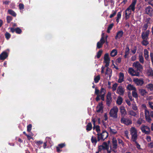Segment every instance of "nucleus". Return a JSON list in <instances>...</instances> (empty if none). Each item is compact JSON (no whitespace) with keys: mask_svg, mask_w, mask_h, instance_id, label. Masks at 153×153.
I'll return each mask as SVG.
<instances>
[{"mask_svg":"<svg viewBox=\"0 0 153 153\" xmlns=\"http://www.w3.org/2000/svg\"><path fill=\"white\" fill-rule=\"evenodd\" d=\"M137 2V0H133L132 1L131 3L126 10L124 12L125 17L126 19H128L130 17V16L131 15V11L134 12L135 10V6Z\"/></svg>","mask_w":153,"mask_h":153,"instance_id":"1","label":"nucleus"},{"mask_svg":"<svg viewBox=\"0 0 153 153\" xmlns=\"http://www.w3.org/2000/svg\"><path fill=\"white\" fill-rule=\"evenodd\" d=\"M106 92L105 89L104 88H101L100 90H98L97 88H95V94L97 95L96 100L98 101L100 99L102 100H105V97Z\"/></svg>","mask_w":153,"mask_h":153,"instance_id":"2","label":"nucleus"},{"mask_svg":"<svg viewBox=\"0 0 153 153\" xmlns=\"http://www.w3.org/2000/svg\"><path fill=\"white\" fill-rule=\"evenodd\" d=\"M118 108L117 106H114L110 110L109 114L110 116L114 118H117L118 117L117 113Z\"/></svg>","mask_w":153,"mask_h":153,"instance_id":"3","label":"nucleus"},{"mask_svg":"<svg viewBox=\"0 0 153 153\" xmlns=\"http://www.w3.org/2000/svg\"><path fill=\"white\" fill-rule=\"evenodd\" d=\"M130 131L132 137V140L133 141H136L137 138V132L136 129L134 127H132L130 129Z\"/></svg>","mask_w":153,"mask_h":153,"instance_id":"4","label":"nucleus"},{"mask_svg":"<svg viewBox=\"0 0 153 153\" xmlns=\"http://www.w3.org/2000/svg\"><path fill=\"white\" fill-rule=\"evenodd\" d=\"M98 140H104L108 136V133L106 131H103L101 134L98 133Z\"/></svg>","mask_w":153,"mask_h":153,"instance_id":"5","label":"nucleus"},{"mask_svg":"<svg viewBox=\"0 0 153 153\" xmlns=\"http://www.w3.org/2000/svg\"><path fill=\"white\" fill-rule=\"evenodd\" d=\"M134 68L137 71H141L142 69V67L138 62H134L132 65Z\"/></svg>","mask_w":153,"mask_h":153,"instance_id":"6","label":"nucleus"},{"mask_svg":"<svg viewBox=\"0 0 153 153\" xmlns=\"http://www.w3.org/2000/svg\"><path fill=\"white\" fill-rule=\"evenodd\" d=\"M104 62L105 63V66L108 67L109 65L110 61V59L109 56V54L108 53L105 54L104 57Z\"/></svg>","mask_w":153,"mask_h":153,"instance_id":"7","label":"nucleus"},{"mask_svg":"<svg viewBox=\"0 0 153 153\" xmlns=\"http://www.w3.org/2000/svg\"><path fill=\"white\" fill-rule=\"evenodd\" d=\"M128 73L132 76H139L140 75L139 72H136L132 68H130L128 70Z\"/></svg>","mask_w":153,"mask_h":153,"instance_id":"8","label":"nucleus"},{"mask_svg":"<svg viewBox=\"0 0 153 153\" xmlns=\"http://www.w3.org/2000/svg\"><path fill=\"white\" fill-rule=\"evenodd\" d=\"M109 148V146L107 143L104 142L102 145L99 146V151H101L102 150H108Z\"/></svg>","mask_w":153,"mask_h":153,"instance_id":"9","label":"nucleus"},{"mask_svg":"<svg viewBox=\"0 0 153 153\" xmlns=\"http://www.w3.org/2000/svg\"><path fill=\"white\" fill-rule=\"evenodd\" d=\"M142 131L146 134H148L150 132V128L147 126L142 125L141 128Z\"/></svg>","mask_w":153,"mask_h":153,"instance_id":"10","label":"nucleus"},{"mask_svg":"<svg viewBox=\"0 0 153 153\" xmlns=\"http://www.w3.org/2000/svg\"><path fill=\"white\" fill-rule=\"evenodd\" d=\"M125 91L124 88L121 86H119L117 90V93L120 95H123Z\"/></svg>","mask_w":153,"mask_h":153,"instance_id":"11","label":"nucleus"},{"mask_svg":"<svg viewBox=\"0 0 153 153\" xmlns=\"http://www.w3.org/2000/svg\"><path fill=\"white\" fill-rule=\"evenodd\" d=\"M150 31L147 30L145 31H143L142 34V37L143 39H147L149 34Z\"/></svg>","mask_w":153,"mask_h":153,"instance_id":"12","label":"nucleus"},{"mask_svg":"<svg viewBox=\"0 0 153 153\" xmlns=\"http://www.w3.org/2000/svg\"><path fill=\"white\" fill-rule=\"evenodd\" d=\"M121 123L126 125H129L132 123V121L131 120L128 119H125L124 118H121Z\"/></svg>","mask_w":153,"mask_h":153,"instance_id":"13","label":"nucleus"},{"mask_svg":"<svg viewBox=\"0 0 153 153\" xmlns=\"http://www.w3.org/2000/svg\"><path fill=\"white\" fill-rule=\"evenodd\" d=\"M133 81L135 84L138 85H141L143 83V79H140L137 78H134Z\"/></svg>","mask_w":153,"mask_h":153,"instance_id":"14","label":"nucleus"},{"mask_svg":"<svg viewBox=\"0 0 153 153\" xmlns=\"http://www.w3.org/2000/svg\"><path fill=\"white\" fill-rule=\"evenodd\" d=\"M123 32L122 30L118 31L115 36V39L116 40H118L121 38L123 35Z\"/></svg>","mask_w":153,"mask_h":153,"instance_id":"15","label":"nucleus"},{"mask_svg":"<svg viewBox=\"0 0 153 153\" xmlns=\"http://www.w3.org/2000/svg\"><path fill=\"white\" fill-rule=\"evenodd\" d=\"M103 105L102 102L99 103L98 105L97 108V112H102L103 111Z\"/></svg>","mask_w":153,"mask_h":153,"instance_id":"16","label":"nucleus"},{"mask_svg":"<svg viewBox=\"0 0 153 153\" xmlns=\"http://www.w3.org/2000/svg\"><path fill=\"white\" fill-rule=\"evenodd\" d=\"M120 110L122 116H124L126 114L127 112L124 107L122 106H120Z\"/></svg>","mask_w":153,"mask_h":153,"instance_id":"17","label":"nucleus"},{"mask_svg":"<svg viewBox=\"0 0 153 153\" xmlns=\"http://www.w3.org/2000/svg\"><path fill=\"white\" fill-rule=\"evenodd\" d=\"M105 40L102 39H101L99 42H98L97 44V48H101L103 44L105 42Z\"/></svg>","mask_w":153,"mask_h":153,"instance_id":"18","label":"nucleus"},{"mask_svg":"<svg viewBox=\"0 0 153 153\" xmlns=\"http://www.w3.org/2000/svg\"><path fill=\"white\" fill-rule=\"evenodd\" d=\"M146 13L149 15L151 16L152 14V8L149 7L148 6L146 7L145 9Z\"/></svg>","mask_w":153,"mask_h":153,"instance_id":"19","label":"nucleus"},{"mask_svg":"<svg viewBox=\"0 0 153 153\" xmlns=\"http://www.w3.org/2000/svg\"><path fill=\"white\" fill-rule=\"evenodd\" d=\"M124 76L122 73H120L119 75V78L118 81L119 83H121L124 81Z\"/></svg>","mask_w":153,"mask_h":153,"instance_id":"20","label":"nucleus"},{"mask_svg":"<svg viewBox=\"0 0 153 153\" xmlns=\"http://www.w3.org/2000/svg\"><path fill=\"white\" fill-rule=\"evenodd\" d=\"M146 73L148 76L151 77L153 76V71L150 68H148L146 70Z\"/></svg>","mask_w":153,"mask_h":153,"instance_id":"21","label":"nucleus"},{"mask_svg":"<svg viewBox=\"0 0 153 153\" xmlns=\"http://www.w3.org/2000/svg\"><path fill=\"white\" fill-rule=\"evenodd\" d=\"M7 56V53L6 52H3L0 55V59L4 60Z\"/></svg>","mask_w":153,"mask_h":153,"instance_id":"22","label":"nucleus"},{"mask_svg":"<svg viewBox=\"0 0 153 153\" xmlns=\"http://www.w3.org/2000/svg\"><path fill=\"white\" fill-rule=\"evenodd\" d=\"M112 71L111 69L108 68H107L105 74L107 75V77L108 76L109 78H110L111 76Z\"/></svg>","mask_w":153,"mask_h":153,"instance_id":"23","label":"nucleus"},{"mask_svg":"<svg viewBox=\"0 0 153 153\" xmlns=\"http://www.w3.org/2000/svg\"><path fill=\"white\" fill-rule=\"evenodd\" d=\"M123 102V99L120 96H119L116 100L117 104L119 105H120L122 104Z\"/></svg>","mask_w":153,"mask_h":153,"instance_id":"24","label":"nucleus"},{"mask_svg":"<svg viewBox=\"0 0 153 153\" xmlns=\"http://www.w3.org/2000/svg\"><path fill=\"white\" fill-rule=\"evenodd\" d=\"M146 23L144 24L142 27V30L143 31H145L147 29L148 26V24L149 23V20H147L146 21Z\"/></svg>","mask_w":153,"mask_h":153,"instance_id":"25","label":"nucleus"},{"mask_svg":"<svg viewBox=\"0 0 153 153\" xmlns=\"http://www.w3.org/2000/svg\"><path fill=\"white\" fill-rule=\"evenodd\" d=\"M112 144L114 148L116 149L117 146V141L116 138L114 137L112 139Z\"/></svg>","mask_w":153,"mask_h":153,"instance_id":"26","label":"nucleus"},{"mask_svg":"<svg viewBox=\"0 0 153 153\" xmlns=\"http://www.w3.org/2000/svg\"><path fill=\"white\" fill-rule=\"evenodd\" d=\"M144 55L145 58L146 60H148L149 59V52L148 50L145 49L144 51Z\"/></svg>","mask_w":153,"mask_h":153,"instance_id":"27","label":"nucleus"},{"mask_svg":"<svg viewBox=\"0 0 153 153\" xmlns=\"http://www.w3.org/2000/svg\"><path fill=\"white\" fill-rule=\"evenodd\" d=\"M127 88L130 91L132 90L133 91L136 90V88L135 87L131 84H129L128 85L127 87Z\"/></svg>","mask_w":153,"mask_h":153,"instance_id":"28","label":"nucleus"},{"mask_svg":"<svg viewBox=\"0 0 153 153\" xmlns=\"http://www.w3.org/2000/svg\"><path fill=\"white\" fill-rule=\"evenodd\" d=\"M139 91L140 94L143 96L146 95L147 93L146 90L143 89H139Z\"/></svg>","mask_w":153,"mask_h":153,"instance_id":"29","label":"nucleus"},{"mask_svg":"<svg viewBox=\"0 0 153 153\" xmlns=\"http://www.w3.org/2000/svg\"><path fill=\"white\" fill-rule=\"evenodd\" d=\"M146 88L150 91H153V85L150 83L146 86Z\"/></svg>","mask_w":153,"mask_h":153,"instance_id":"30","label":"nucleus"},{"mask_svg":"<svg viewBox=\"0 0 153 153\" xmlns=\"http://www.w3.org/2000/svg\"><path fill=\"white\" fill-rule=\"evenodd\" d=\"M86 130L87 131L91 130L92 128V125L91 123H88L86 126Z\"/></svg>","mask_w":153,"mask_h":153,"instance_id":"31","label":"nucleus"},{"mask_svg":"<svg viewBox=\"0 0 153 153\" xmlns=\"http://www.w3.org/2000/svg\"><path fill=\"white\" fill-rule=\"evenodd\" d=\"M121 12H118L117 15L116 17V21L118 23L120 20V19L121 18Z\"/></svg>","mask_w":153,"mask_h":153,"instance_id":"32","label":"nucleus"},{"mask_svg":"<svg viewBox=\"0 0 153 153\" xmlns=\"http://www.w3.org/2000/svg\"><path fill=\"white\" fill-rule=\"evenodd\" d=\"M117 54V51L116 49H113L111 52L110 54L112 57L115 56Z\"/></svg>","mask_w":153,"mask_h":153,"instance_id":"33","label":"nucleus"},{"mask_svg":"<svg viewBox=\"0 0 153 153\" xmlns=\"http://www.w3.org/2000/svg\"><path fill=\"white\" fill-rule=\"evenodd\" d=\"M128 113L130 115L134 117H136L137 115V114L136 112L132 110L129 111L128 112Z\"/></svg>","mask_w":153,"mask_h":153,"instance_id":"34","label":"nucleus"},{"mask_svg":"<svg viewBox=\"0 0 153 153\" xmlns=\"http://www.w3.org/2000/svg\"><path fill=\"white\" fill-rule=\"evenodd\" d=\"M108 131L112 134H115L117 132V131L114 129H112L111 128H109L108 129Z\"/></svg>","mask_w":153,"mask_h":153,"instance_id":"35","label":"nucleus"},{"mask_svg":"<svg viewBox=\"0 0 153 153\" xmlns=\"http://www.w3.org/2000/svg\"><path fill=\"white\" fill-rule=\"evenodd\" d=\"M100 79V76L98 75L97 76H95L94 77V81L96 83H97L98 82L99 80Z\"/></svg>","mask_w":153,"mask_h":153,"instance_id":"36","label":"nucleus"},{"mask_svg":"<svg viewBox=\"0 0 153 153\" xmlns=\"http://www.w3.org/2000/svg\"><path fill=\"white\" fill-rule=\"evenodd\" d=\"M139 57L140 61L141 63H143L144 62V59L142 53H141L139 55Z\"/></svg>","mask_w":153,"mask_h":153,"instance_id":"37","label":"nucleus"},{"mask_svg":"<svg viewBox=\"0 0 153 153\" xmlns=\"http://www.w3.org/2000/svg\"><path fill=\"white\" fill-rule=\"evenodd\" d=\"M132 94L133 96L135 98H138V95L136 92V90L133 91L132 92Z\"/></svg>","mask_w":153,"mask_h":153,"instance_id":"38","label":"nucleus"},{"mask_svg":"<svg viewBox=\"0 0 153 153\" xmlns=\"http://www.w3.org/2000/svg\"><path fill=\"white\" fill-rule=\"evenodd\" d=\"M93 129L95 130L98 133H99V132L100 131V127L99 126H94L93 127Z\"/></svg>","mask_w":153,"mask_h":153,"instance_id":"39","label":"nucleus"},{"mask_svg":"<svg viewBox=\"0 0 153 153\" xmlns=\"http://www.w3.org/2000/svg\"><path fill=\"white\" fill-rule=\"evenodd\" d=\"M129 49L128 47H126V48L125 53L124 55V57L126 58L127 56L129 54Z\"/></svg>","mask_w":153,"mask_h":153,"instance_id":"40","label":"nucleus"},{"mask_svg":"<svg viewBox=\"0 0 153 153\" xmlns=\"http://www.w3.org/2000/svg\"><path fill=\"white\" fill-rule=\"evenodd\" d=\"M118 86V84L117 83L114 84L112 87V90L113 91H114L116 90L117 87Z\"/></svg>","mask_w":153,"mask_h":153,"instance_id":"41","label":"nucleus"},{"mask_svg":"<svg viewBox=\"0 0 153 153\" xmlns=\"http://www.w3.org/2000/svg\"><path fill=\"white\" fill-rule=\"evenodd\" d=\"M8 12L10 14L12 15V16H16V13L14 11H13L12 10H8Z\"/></svg>","mask_w":153,"mask_h":153,"instance_id":"42","label":"nucleus"},{"mask_svg":"<svg viewBox=\"0 0 153 153\" xmlns=\"http://www.w3.org/2000/svg\"><path fill=\"white\" fill-rule=\"evenodd\" d=\"M91 141L93 143L96 144L97 143V140L95 137L92 136L91 138Z\"/></svg>","mask_w":153,"mask_h":153,"instance_id":"43","label":"nucleus"},{"mask_svg":"<svg viewBox=\"0 0 153 153\" xmlns=\"http://www.w3.org/2000/svg\"><path fill=\"white\" fill-rule=\"evenodd\" d=\"M143 41L142 42V44L146 46L149 44V42L147 40V39H143Z\"/></svg>","mask_w":153,"mask_h":153,"instance_id":"44","label":"nucleus"},{"mask_svg":"<svg viewBox=\"0 0 153 153\" xmlns=\"http://www.w3.org/2000/svg\"><path fill=\"white\" fill-rule=\"evenodd\" d=\"M112 98H106V104L107 105L109 106L111 102Z\"/></svg>","mask_w":153,"mask_h":153,"instance_id":"45","label":"nucleus"},{"mask_svg":"<svg viewBox=\"0 0 153 153\" xmlns=\"http://www.w3.org/2000/svg\"><path fill=\"white\" fill-rule=\"evenodd\" d=\"M113 25L114 24H111L109 25L107 30V32L108 33H109L110 32V31L112 29L113 27Z\"/></svg>","mask_w":153,"mask_h":153,"instance_id":"46","label":"nucleus"},{"mask_svg":"<svg viewBox=\"0 0 153 153\" xmlns=\"http://www.w3.org/2000/svg\"><path fill=\"white\" fill-rule=\"evenodd\" d=\"M15 31L17 33L20 34L22 32V30L19 28H17L15 29Z\"/></svg>","mask_w":153,"mask_h":153,"instance_id":"47","label":"nucleus"},{"mask_svg":"<svg viewBox=\"0 0 153 153\" xmlns=\"http://www.w3.org/2000/svg\"><path fill=\"white\" fill-rule=\"evenodd\" d=\"M102 50H100L98 52L97 54V58H99L100 57L102 54Z\"/></svg>","mask_w":153,"mask_h":153,"instance_id":"48","label":"nucleus"},{"mask_svg":"<svg viewBox=\"0 0 153 153\" xmlns=\"http://www.w3.org/2000/svg\"><path fill=\"white\" fill-rule=\"evenodd\" d=\"M5 37L7 39H9L10 37V34L8 32H6L5 34Z\"/></svg>","mask_w":153,"mask_h":153,"instance_id":"49","label":"nucleus"},{"mask_svg":"<svg viewBox=\"0 0 153 153\" xmlns=\"http://www.w3.org/2000/svg\"><path fill=\"white\" fill-rule=\"evenodd\" d=\"M145 117L150 116L149 112L147 110H146L145 111Z\"/></svg>","mask_w":153,"mask_h":153,"instance_id":"50","label":"nucleus"},{"mask_svg":"<svg viewBox=\"0 0 153 153\" xmlns=\"http://www.w3.org/2000/svg\"><path fill=\"white\" fill-rule=\"evenodd\" d=\"M132 108L134 111H137L138 110L136 104H132Z\"/></svg>","mask_w":153,"mask_h":153,"instance_id":"51","label":"nucleus"},{"mask_svg":"<svg viewBox=\"0 0 153 153\" xmlns=\"http://www.w3.org/2000/svg\"><path fill=\"white\" fill-rule=\"evenodd\" d=\"M32 128V125L31 124H29L27 126V131L28 132H30Z\"/></svg>","mask_w":153,"mask_h":153,"instance_id":"52","label":"nucleus"},{"mask_svg":"<svg viewBox=\"0 0 153 153\" xmlns=\"http://www.w3.org/2000/svg\"><path fill=\"white\" fill-rule=\"evenodd\" d=\"M111 93L110 92H108L106 96L107 98H112L111 97Z\"/></svg>","mask_w":153,"mask_h":153,"instance_id":"53","label":"nucleus"},{"mask_svg":"<svg viewBox=\"0 0 153 153\" xmlns=\"http://www.w3.org/2000/svg\"><path fill=\"white\" fill-rule=\"evenodd\" d=\"M113 13L111 14V15L110 16V18H111L114 17L115 15L117 13V11H114V10L112 11Z\"/></svg>","mask_w":153,"mask_h":153,"instance_id":"54","label":"nucleus"},{"mask_svg":"<svg viewBox=\"0 0 153 153\" xmlns=\"http://www.w3.org/2000/svg\"><path fill=\"white\" fill-rule=\"evenodd\" d=\"M7 22L9 23L12 20V18L11 16H7Z\"/></svg>","mask_w":153,"mask_h":153,"instance_id":"55","label":"nucleus"},{"mask_svg":"<svg viewBox=\"0 0 153 153\" xmlns=\"http://www.w3.org/2000/svg\"><path fill=\"white\" fill-rule=\"evenodd\" d=\"M143 121V120H142V118H140L138 120L137 123L139 125H140L142 123Z\"/></svg>","mask_w":153,"mask_h":153,"instance_id":"56","label":"nucleus"},{"mask_svg":"<svg viewBox=\"0 0 153 153\" xmlns=\"http://www.w3.org/2000/svg\"><path fill=\"white\" fill-rule=\"evenodd\" d=\"M146 120L149 122H150L151 121V119L150 117V116H147V117H145Z\"/></svg>","mask_w":153,"mask_h":153,"instance_id":"57","label":"nucleus"},{"mask_svg":"<svg viewBox=\"0 0 153 153\" xmlns=\"http://www.w3.org/2000/svg\"><path fill=\"white\" fill-rule=\"evenodd\" d=\"M148 146L151 148H153V142H151L149 143Z\"/></svg>","mask_w":153,"mask_h":153,"instance_id":"58","label":"nucleus"},{"mask_svg":"<svg viewBox=\"0 0 153 153\" xmlns=\"http://www.w3.org/2000/svg\"><path fill=\"white\" fill-rule=\"evenodd\" d=\"M125 134L128 139H129V137L128 136V131H125Z\"/></svg>","mask_w":153,"mask_h":153,"instance_id":"59","label":"nucleus"},{"mask_svg":"<svg viewBox=\"0 0 153 153\" xmlns=\"http://www.w3.org/2000/svg\"><path fill=\"white\" fill-rule=\"evenodd\" d=\"M149 104L150 107L153 110V103L149 102Z\"/></svg>","mask_w":153,"mask_h":153,"instance_id":"60","label":"nucleus"},{"mask_svg":"<svg viewBox=\"0 0 153 153\" xmlns=\"http://www.w3.org/2000/svg\"><path fill=\"white\" fill-rule=\"evenodd\" d=\"M146 139L147 141L148 142H150L151 141V137L149 136H147L146 138Z\"/></svg>","mask_w":153,"mask_h":153,"instance_id":"61","label":"nucleus"},{"mask_svg":"<svg viewBox=\"0 0 153 153\" xmlns=\"http://www.w3.org/2000/svg\"><path fill=\"white\" fill-rule=\"evenodd\" d=\"M65 144L64 143H62L59 144L58 145V146L60 147V148H62L63 147L65 146Z\"/></svg>","mask_w":153,"mask_h":153,"instance_id":"62","label":"nucleus"},{"mask_svg":"<svg viewBox=\"0 0 153 153\" xmlns=\"http://www.w3.org/2000/svg\"><path fill=\"white\" fill-rule=\"evenodd\" d=\"M118 143L119 144H120L123 146V142L121 140L119 139H118Z\"/></svg>","mask_w":153,"mask_h":153,"instance_id":"63","label":"nucleus"},{"mask_svg":"<svg viewBox=\"0 0 153 153\" xmlns=\"http://www.w3.org/2000/svg\"><path fill=\"white\" fill-rule=\"evenodd\" d=\"M19 9H23L24 8V6L22 4H20L19 5Z\"/></svg>","mask_w":153,"mask_h":153,"instance_id":"64","label":"nucleus"}]
</instances>
